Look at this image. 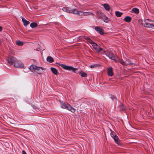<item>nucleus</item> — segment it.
I'll list each match as a JSON object with an SVG mask.
<instances>
[{
    "mask_svg": "<svg viewBox=\"0 0 154 154\" xmlns=\"http://www.w3.org/2000/svg\"><path fill=\"white\" fill-rule=\"evenodd\" d=\"M7 60L10 64L13 65L16 68H21L24 67V65L22 62L18 60L15 57H9Z\"/></svg>",
    "mask_w": 154,
    "mask_h": 154,
    "instance_id": "nucleus-1",
    "label": "nucleus"
},
{
    "mask_svg": "<svg viewBox=\"0 0 154 154\" xmlns=\"http://www.w3.org/2000/svg\"><path fill=\"white\" fill-rule=\"evenodd\" d=\"M43 69V68L38 67L33 65H31L29 67L30 70L37 76L42 75Z\"/></svg>",
    "mask_w": 154,
    "mask_h": 154,
    "instance_id": "nucleus-2",
    "label": "nucleus"
},
{
    "mask_svg": "<svg viewBox=\"0 0 154 154\" xmlns=\"http://www.w3.org/2000/svg\"><path fill=\"white\" fill-rule=\"evenodd\" d=\"M62 10L66 12L70 13H73L78 15H82L83 13L81 11H78L75 9H71L68 7H64L62 8Z\"/></svg>",
    "mask_w": 154,
    "mask_h": 154,
    "instance_id": "nucleus-3",
    "label": "nucleus"
},
{
    "mask_svg": "<svg viewBox=\"0 0 154 154\" xmlns=\"http://www.w3.org/2000/svg\"><path fill=\"white\" fill-rule=\"evenodd\" d=\"M61 107L64 109H66L71 111L73 113L75 111V109L72 107L70 105L67 103L60 101Z\"/></svg>",
    "mask_w": 154,
    "mask_h": 154,
    "instance_id": "nucleus-4",
    "label": "nucleus"
},
{
    "mask_svg": "<svg viewBox=\"0 0 154 154\" xmlns=\"http://www.w3.org/2000/svg\"><path fill=\"white\" fill-rule=\"evenodd\" d=\"M59 66L65 70L72 71L73 72L75 73H77V71L78 70V69L77 68H74L71 66H67L62 64H60Z\"/></svg>",
    "mask_w": 154,
    "mask_h": 154,
    "instance_id": "nucleus-5",
    "label": "nucleus"
},
{
    "mask_svg": "<svg viewBox=\"0 0 154 154\" xmlns=\"http://www.w3.org/2000/svg\"><path fill=\"white\" fill-rule=\"evenodd\" d=\"M110 135L111 137L114 140L115 142L118 145H121L120 141L119 138L115 134V133L113 131H111L110 133Z\"/></svg>",
    "mask_w": 154,
    "mask_h": 154,
    "instance_id": "nucleus-6",
    "label": "nucleus"
},
{
    "mask_svg": "<svg viewBox=\"0 0 154 154\" xmlns=\"http://www.w3.org/2000/svg\"><path fill=\"white\" fill-rule=\"evenodd\" d=\"M142 25L145 27L154 29V24L147 23L146 21L143 22Z\"/></svg>",
    "mask_w": 154,
    "mask_h": 154,
    "instance_id": "nucleus-7",
    "label": "nucleus"
},
{
    "mask_svg": "<svg viewBox=\"0 0 154 154\" xmlns=\"http://www.w3.org/2000/svg\"><path fill=\"white\" fill-rule=\"evenodd\" d=\"M120 63L123 65H135L134 63L132 62H129L128 61H124L122 60L120 62Z\"/></svg>",
    "mask_w": 154,
    "mask_h": 154,
    "instance_id": "nucleus-8",
    "label": "nucleus"
},
{
    "mask_svg": "<svg viewBox=\"0 0 154 154\" xmlns=\"http://www.w3.org/2000/svg\"><path fill=\"white\" fill-rule=\"evenodd\" d=\"M95 29L101 35H102L103 33V31L100 27L96 26L95 28Z\"/></svg>",
    "mask_w": 154,
    "mask_h": 154,
    "instance_id": "nucleus-9",
    "label": "nucleus"
},
{
    "mask_svg": "<svg viewBox=\"0 0 154 154\" xmlns=\"http://www.w3.org/2000/svg\"><path fill=\"white\" fill-rule=\"evenodd\" d=\"M107 74L109 76H112L113 75L112 68L111 67L107 69Z\"/></svg>",
    "mask_w": 154,
    "mask_h": 154,
    "instance_id": "nucleus-10",
    "label": "nucleus"
},
{
    "mask_svg": "<svg viewBox=\"0 0 154 154\" xmlns=\"http://www.w3.org/2000/svg\"><path fill=\"white\" fill-rule=\"evenodd\" d=\"M102 54L106 55L107 57L111 59L114 54L109 51L106 52H104Z\"/></svg>",
    "mask_w": 154,
    "mask_h": 154,
    "instance_id": "nucleus-11",
    "label": "nucleus"
},
{
    "mask_svg": "<svg viewBox=\"0 0 154 154\" xmlns=\"http://www.w3.org/2000/svg\"><path fill=\"white\" fill-rule=\"evenodd\" d=\"M111 59H112L116 62H119V57L114 54H113Z\"/></svg>",
    "mask_w": 154,
    "mask_h": 154,
    "instance_id": "nucleus-12",
    "label": "nucleus"
},
{
    "mask_svg": "<svg viewBox=\"0 0 154 154\" xmlns=\"http://www.w3.org/2000/svg\"><path fill=\"white\" fill-rule=\"evenodd\" d=\"M20 17L22 19V21L23 23V24L25 26H26L29 23V22L26 20L24 18H23V17L21 16Z\"/></svg>",
    "mask_w": 154,
    "mask_h": 154,
    "instance_id": "nucleus-13",
    "label": "nucleus"
},
{
    "mask_svg": "<svg viewBox=\"0 0 154 154\" xmlns=\"http://www.w3.org/2000/svg\"><path fill=\"white\" fill-rule=\"evenodd\" d=\"M84 38L88 42L92 45L94 43L92 40H91L89 37H88L86 36H84Z\"/></svg>",
    "mask_w": 154,
    "mask_h": 154,
    "instance_id": "nucleus-14",
    "label": "nucleus"
},
{
    "mask_svg": "<svg viewBox=\"0 0 154 154\" xmlns=\"http://www.w3.org/2000/svg\"><path fill=\"white\" fill-rule=\"evenodd\" d=\"M131 20V18L130 16H127L123 19L124 20L128 22H130Z\"/></svg>",
    "mask_w": 154,
    "mask_h": 154,
    "instance_id": "nucleus-15",
    "label": "nucleus"
},
{
    "mask_svg": "<svg viewBox=\"0 0 154 154\" xmlns=\"http://www.w3.org/2000/svg\"><path fill=\"white\" fill-rule=\"evenodd\" d=\"M46 60L50 63H52L54 61L53 58L51 56H48L47 57Z\"/></svg>",
    "mask_w": 154,
    "mask_h": 154,
    "instance_id": "nucleus-16",
    "label": "nucleus"
},
{
    "mask_svg": "<svg viewBox=\"0 0 154 154\" xmlns=\"http://www.w3.org/2000/svg\"><path fill=\"white\" fill-rule=\"evenodd\" d=\"M51 69L54 75H57V70L56 68L51 67Z\"/></svg>",
    "mask_w": 154,
    "mask_h": 154,
    "instance_id": "nucleus-17",
    "label": "nucleus"
},
{
    "mask_svg": "<svg viewBox=\"0 0 154 154\" xmlns=\"http://www.w3.org/2000/svg\"><path fill=\"white\" fill-rule=\"evenodd\" d=\"M79 73L82 77H85L87 76V74L85 72L82 71H81Z\"/></svg>",
    "mask_w": 154,
    "mask_h": 154,
    "instance_id": "nucleus-18",
    "label": "nucleus"
},
{
    "mask_svg": "<svg viewBox=\"0 0 154 154\" xmlns=\"http://www.w3.org/2000/svg\"><path fill=\"white\" fill-rule=\"evenodd\" d=\"M103 5V7L107 11H109L110 9V7L109 5L107 4H104Z\"/></svg>",
    "mask_w": 154,
    "mask_h": 154,
    "instance_id": "nucleus-19",
    "label": "nucleus"
},
{
    "mask_svg": "<svg viewBox=\"0 0 154 154\" xmlns=\"http://www.w3.org/2000/svg\"><path fill=\"white\" fill-rule=\"evenodd\" d=\"M38 26L36 23L33 22L31 23L30 24V26L32 28H34Z\"/></svg>",
    "mask_w": 154,
    "mask_h": 154,
    "instance_id": "nucleus-20",
    "label": "nucleus"
},
{
    "mask_svg": "<svg viewBox=\"0 0 154 154\" xmlns=\"http://www.w3.org/2000/svg\"><path fill=\"white\" fill-rule=\"evenodd\" d=\"M122 14H123V13L121 12H120L119 11H116L115 12L116 15L117 17H120Z\"/></svg>",
    "mask_w": 154,
    "mask_h": 154,
    "instance_id": "nucleus-21",
    "label": "nucleus"
},
{
    "mask_svg": "<svg viewBox=\"0 0 154 154\" xmlns=\"http://www.w3.org/2000/svg\"><path fill=\"white\" fill-rule=\"evenodd\" d=\"M132 11L136 14H138L139 12V10L136 8H134L132 9Z\"/></svg>",
    "mask_w": 154,
    "mask_h": 154,
    "instance_id": "nucleus-22",
    "label": "nucleus"
},
{
    "mask_svg": "<svg viewBox=\"0 0 154 154\" xmlns=\"http://www.w3.org/2000/svg\"><path fill=\"white\" fill-rule=\"evenodd\" d=\"M92 46L95 49L96 51L97 50V49L99 46L97 45L96 43H94L92 45Z\"/></svg>",
    "mask_w": 154,
    "mask_h": 154,
    "instance_id": "nucleus-23",
    "label": "nucleus"
},
{
    "mask_svg": "<svg viewBox=\"0 0 154 154\" xmlns=\"http://www.w3.org/2000/svg\"><path fill=\"white\" fill-rule=\"evenodd\" d=\"M23 42L20 40L17 41L16 42V44L18 46H22L23 45Z\"/></svg>",
    "mask_w": 154,
    "mask_h": 154,
    "instance_id": "nucleus-24",
    "label": "nucleus"
},
{
    "mask_svg": "<svg viewBox=\"0 0 154 154\" xmlns=\"http://www.w3.org/2000/svg\"><path fill=\"white\" fill-rule=\"evenodd\" d=\"M103 20L104 22L107 23L109 20V19L107 17H104V18H103Z\"/></svg>",
    "mask_w": 154,
    "mask_h": 154,
    "instance_id": "nucleus-25",
    "label": "nucleus"
},
{
    "mask_svg": "<svg viewBox=\"0 0 154 154\" xmlns=\"http://www.w3.org/2000/svg\"><path fill=\"white\" fill-rule=\"evenodd\" d=\"M120 107L121 110H124L125 109V106L123 104H122Z\"/></svg>",
    "mask_w": 154,
    "mask_h": 154,
    "instance_id": "nucleus-26",
    "label": "nucleus"
},
{
    "mask_svg": "<svg viewBox=\"0 0 154 154\" xmlns=\"http://www.w3.org/2000/svg\"><path fill=\"white\" fill-rule=\"evenodd\" d=\"M84 15H91L93 16V14L92 13H87V12H85V13H83Z\"/></svg>",
    "mask_w": 154,
    "mask_h": 154,
    "instance_id": "nucleus-27",
    "label": "nucleus"
},
{
    "mask_svg": "<svg viewBox=\"0 0 154 154\" xmlns=\"http://www.w3.org/2000/svg\"><path fill=\"white\" fill-rule=\"evenodd\" d=\"M103 49L102 48L98 47V48L97 49V51L99 52H100L102 51H103Z\"/></svg>",
    "mask_w": 154,
    "mask_h": 154,
    "instance_id": "nucleus-28",
    "label": "nucleus"
},
{
    "mask_svg": "<svg viewBox=\"0 0 154 154\" xmlns=\"http://www.w3.org/2000/svg\"><path fill=\"white\" fill-rule=\"evenodd\" d=\"M111 99L113 100L114 99L117 100L116 98L114 96H113L111 97Z\"/></svg>",
    "mask_w": 154,
    "mask_h": 154,
    "instance_id": "nucleus-29",
    "label": "nucleus"
},
{
    "mask_svg": "<svg viewBox=\"0 0 154 154\" xmlns=\"http://www.w3.org/2000/svg\"><path fill=\"white\" fill-rule=\"evenodd\" d=\"M96 66V65L95 64H94V65H91V66H90V67L91 68H94L95 66Z\"/></svg>",
    "mask_w": 154,
    "mask_h": 154,
    "instance_id": "nucleus-30",
    "label": "nucleus"
},
{
    "mask_svg": "<svg viewBox=\"0 0 154 154\" xmlns=\"http://www.w3.org/2000/svg\"><path fill=\"white\" fill-rule=\"evenodd\" d=\"M22 154H27V153L24 150H23L22 151Z\"/></svg>",
    "mask_w": 154,
    "mask_h": 154,
    "instance_id": "nucleus-31",
    "label": "nucleus"
},
{
    "mask_svg": "<svg viewBox=\"0 0 154 154\" xmlns=\"http://www.w3.org/2000/svg\"><path fill=\"white\" fill-rule=\"evenodd\" d=\"M2 30V27L0 26V31H1Z\"/></svg>",
    "mask_w": 154,
    "mask_h": 154,
    "instance_id": "nucleus-32",
    "label": "nucleus"
},
{
    "mask_svg": "<svg viewBox=\"0 0 154 154\" xmlns=\"http://www.w3.org/2000/svg\"><path fill=\"white\" fill-rule=\"evenodd\" d=\"M1 41L0 40V44H1Z\"/></svg>",
    "mask_w": 154,
    "mask_h": 154,
    "instance_id": "nucleus-33",
    "label": "nucleus"
}]
</instances>
